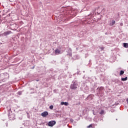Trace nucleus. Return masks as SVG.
I'll return each mask as SVG.
<instances>
[{
  "label": "nucleus",
  "mask_w": 128,
  "mask_h": 128,
  "mask_svg": "<svg viewBox=\"0 0 128 128\" xmlns=\"http://www.w3.org/2000/svg\"><path fill=\"white\" fill-rule=\"evenodd\" d=\"M78 82H74L70 86V88L72 90H76L78 88Z\"/></svg>",
  "instance_id": "nucleus-2"
},
{
  "label": "nucleus",
  "mask_w": 128,
  "mask_h": 128,
  "mask_svg": "<svg viewBox=\"0 0 128 128\" xmlns=\"http://www.w3.org/2000/svg\"><path fill=\"white\" fill-rule=\"evenodd\" d=\"M100 114H104V110H102L100 112Z\"/></svg>",
  "instance_id": "nucleus-12"
},
{
  "label": "nucleus",
  "mask_w": 128,
  "mask_h": 128,
  "mask_svg": "<svg viewBox=\"0 0 128 128\" xmlns=\"http://www.w3.org/2000/svg\"><path fill=\"white\" fill-rule=\"evenodd\" d=\"M70 122H74V120L73 119H70Z\"/></svg>",
  "instance_id": "nucleus-17"
},
{
  "label": "nucleus",
  "mask_w": 128,
  "mask_h": 128,
  "mask_svg": "<svg viewBox=\"0 0 128 128\" xmlns=\"http://www.w3.org/2000/svg\"><path fill=\"white\" fill-rule=\"evenodd\" d=\"M61 106H68V102H61Z\"/></svg>",
  "instance_id": "nucleus-7"
},
{
  "label": "nucleus",
  "mask_w": 128,
  "mask_h": 128,
  "mask_svg": "<svg viewBox=\"0 0 128 128\" xmlns=\"http://www.w3.org/2000/svg\"><path fill=\"white\" fill-rule=\"evenodd\" d=\"M121 80L122 82H126V80H128V77H126L125 78H122Z\"/></svg>",
  "instance_id": "nucleus-10"
},
{
  "label": "nucleus",
  "mask_w": 128,
  "mask_h": 128,
  "mask_svg": "<svg viewBox=\"0 0 128 128\" xmlns=\"http://www.w3.org/2000/svg\"><path fill=\"white\" fill-rule=\"evenodd\" d=\"M55 54H62V50H60V48L59 49H56L55 50Z\"/></svg>",
  "instance_id": "nucleus-4"
},
{
  "label": "nucleus",
  "mask_w": 128,
  "mask_h": 128,
  "mask_svg": "<svg viewBox=\"0 0 128 128\" xmlns=\"http://www.w3.org/2000/svg\"><path fill=\"white\" fill-rule=\"evenodd\" d=\"M10 34H12L11 31H6L3 33V36H8Z\"/></svg>",
  "instance_id": "nucleus-6"
},
{
  "label": "nucleus",
  "mask_w": 128,
  "mask_h": 128,
  "mask_svg": "<svg viewBox=\"0 0 128 128\" xmlns=\"http://www.w3.org/2000/svg\"><path fill=\"white\" fill-rule=\"evenodd\" d=\"M102 50H104V48H102Z\"/></svg>",
  "instance_id": "nucleus-20"
},
{
  "label": "nucleus",
  "mask_w": 128,
  "mask_h": 128,
  "mask_svg": "<svg viewBox=\"0 0 128 128\" xmlns=\"http://www.w3.org/2000/svg\"><path fill=\"white\" fill-rule=\"evenodd\" d=\"M93 114L94 115V116H96V114L95 112H94V111L93 110Z\"/></svg>",
  "instance_id": "nucleus-16"
},
{
  "label": "nucleus",
  "mask_w": 128,
  "mask_h": 128,
  "mask_svg": "<svg viewBox=\"0 0 128 128\" xmlns=\"http://www.w3.org/2000/svg\"><path fill=\"white\" fill-rule=\"evenodd\" d=\"M124 74V70H120V76H122V74Z\"/></svg>",
  "instance_id": "nucleus-13"
},
{
  "label": "nucleus",
  "mask_w": 128,
  "mask_h": 128,
  "mask_svg": "<svg viewBox=\"0 0 128 128\" xmlns=\"http://www.w3.org/2000/svg\"><path fill=\"white\" fill-rule=\"evenodd\" d=\"M92 124H90V125H89L88 126V128H92Z\"/></svg>",
  "instance_id": "nucleus-15"
},
{
  "label": "nucleus",
  "mask_w": 128,
  "mask_h": 128,
  "mask_svg": "<svg viewBox=\"0 0 128 128\" xmlns=\"http://www.w3.org/2000/svg\"><path fill=\"white\" fill-rule=\"evenodd\" d=\"M124 48H128V43H124Z\"/></svg>",
  "instance_id": "nucleus-9"
},
{
  "label": "nucleus",
  "mask_w": 128,
  "mask_h": 128,
  "mask_svg": "<svg viewBox=\"0 0 128 128\" xmlns=\"http://www.w3.org/2000/svg\"><path fill=\"white\" fill-rule=\"evenodd\" d=\"M64 10L68 14H70L71 16H76V10H73L70 7L65 8Z\"/></svg>",
  "instance_id": "nucleus-1"
},
{
  "label": "nucleus",
  "mask_w": 128,
  "mask_h": 128,
  "mask_svg": "<svg viewBox=\"0 0 128 128\" xmlns=\"http://www.w3.org/2000/svg\"><path fill=\"white\" fill-rule=\"evenodd\" d=\"M116 24V21L114 20H112V22L110 24V26H114Z\"/></svg>",
  "instance_id": "nucleus-8"
},
{
  "label": "nucleus",
  "mask_w": 128,
  "mask_h": 128,
  "mask_svg": "<svg viewBox=\"0 0 128 128\" xmlns=\"http://www.w3.org/2000/svg\"><path fill=\"white\" fill-rule=\"evenodd\" d=\"M56 121H50L48 123V126H54L56 124Z\"/></svg>",
  "instance_id": "nucleus-3"
},
{
  "label": "nucleus",
  "mask_w": 128,
  "mask_h": 128,
  "mask_svg": "<svg viewBox=\"0 0 128 128\" xmlns=\"http://www.w3.org/2000/svg\"><path fill=\"white\" fill-rule=\"evenodd\" d=\"M50 110H52V109L54 108V106L51 105V106H50Z\"/></svg>",
  "instance_id": "nucleus-14"
},
{
  "label": "nucleus",
  "mask_w": 128,
  "mask_h": 128,
  "mask_svg": "<svg viewBox=\"0 0 128 128\" xmlns=\"http://www.w3.org/2000/svg\"><path fill=\"white\" fill-rule=\"evenodd\" d=\"M68 52H70L69 54H68L69 56H72V48H69Z\"/></svg>",
  "instance_id": "nucleus-11"
},
{
  "label": "nucleus",
  "mask_w": 128,
  "mask_h": 128,
  "mask_svg": "<svg viewBox=\"0 0 128 128\" xmlns=\"http://www.w3.org/2000/svg\"><path fill=\"white\" fill-rule=\"evenodd\" d=\"M48 112H44L41 114V116H43V118H46V116H48Z\"/></svg>",
  "instance_id": "nucleus-5"
},
{
  "label": "nucleus",
  "mask_w": 128,
  "mask_h": 128,
  "mask_svg": "<svg viewBox=\"0 0 128 128\" xmlns=\"http://www.w3.org/2000/svg\"><path fill=\"white\" fill-rule=\"evenodd\" d=\"M10 120H13V119H12V118H10Z\"/></svg>",
  "instance_id": "nucleus-21"
},
{
  "label": "nucleus",
  "mask_w": 128,
  "mask_h": 128,
  "mask_svg": "<svg viewBox=\"0 0 128 128\" xmlns=\"http://www.w3.org/2000/svg\"><path fill=\"white\" fill-rule=\"evenodd\" d=\"M120 26H123L122 23H120Z\"/></svg>",
  "instance_id": "nucleus-18"
},
{
  "label": "nucleus",
  "mask_w": 128,
  "mask_h": 128,
  "mask_svg": "<svg viewBox=\"0 0 128 128\" xmlns=\"http://www.w3.org/2000/svg\"><path fill=\"white\" fill-rule=\"evenodd\" d=\"M18 94H22V92H18Z\"/></svg>",
  "instance_id": "nucleus-19"
}]
</instances>
